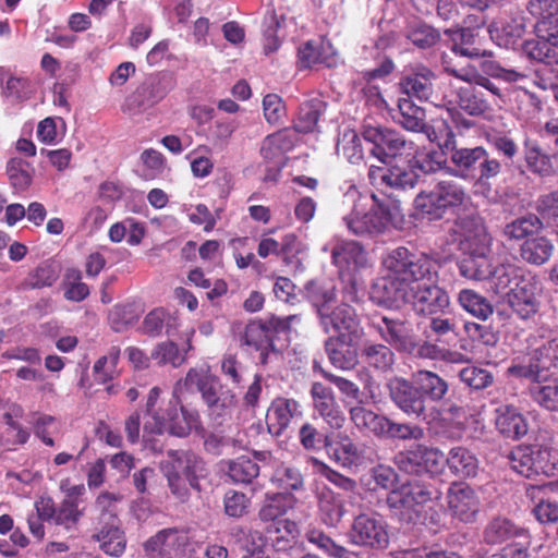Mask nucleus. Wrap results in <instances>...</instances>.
I'll return each mask as SVG.
<instances>
[{
  "label": "nucleus",
  "instance_id": "16",
  "mask_svg": "<svg viewBox=\"0 0 558 558\" xmlns=\"http://www.w3.org/2000/svg\"><path fill=\"white\" fill-rule=\"evenodd\" d=\"M446 460L447 456L439 449L418 447L415 451L401 453L397 458V463L407 473H420L421 469H424L427 473L436 475L442 471Z\"/></svg>",
  "mask_w": 558,
  "mask_h": 558
},
{
  "label": "nucleus",
  "instance_id": "27",
  "mask_svg": "<svg viewBox=\"0 0 558 558\" xmlns=\"http://www.w3.org/2000/svg\"><path fill=\"white\" fill-rule=\"evenodd\" d=\"M488 247H475L470 251H462L464 256L459 260L458 268L460 275L471 280L489 279L494 266L492 259L487 255Z\"/></svg>",
  "mask_w": 558,
  "mask_h": 558
},
{
  "label": "nucleus",
  "instance_id": "56",
  "mask_svg": "<svg viewBox=\"0 0 558 558\" xmlns=\"http://www.w3.org/2000/svg\"><path fill=\"white\" fill-rule=\"evenodd\" d=\"M259 474V466L248 457H239L229 462L228 475L233 483L248 484Z\"/></svg>",
  "mask_w": 558,
  "mask_h": 558
},
{
  "label": "nucleus",
  "instance_id": "60",
  "mask_svg": "<svg viewBox=\"0 0 558 558\" xmlns=\"http://www.w3.org/2000/svg\"><path fill=\"white\" fill-rule=\"evenodd\" d=\"M525 272V269L512 264L498 265L489 278L492 288L496 293H501L509 288L510 280H519Z\"/></svg>",
  "mask_w": 558,
  "mask_h": 558
},
{
  "label": "nucleus",
  "instance_id": "41",
  "mask_svg": "<svg viewBox=\"0 0 558 558\" xmlns=\"http://www.w3.org/2000/svg\"><path fill=\"white\" fill-rule=\"evenodd\" d=\"M546 486H534L529 489V496L534 500L533 514L543 524L558 522V502L546 498Z\"/></svg>",
  "mask_w": 558,
  "mask_h": 558
},
{
  "label": "nucleus",
  "instance_id": "64",
  "mask_svg": "<svg viewBox=\"0 0 558 558\" xmlns=\"http://www.w3.org/2000/svg\"><path fill=\"white\" fill-rule=\"evenodd\" d=\"M337 153L349 162L357 163L363 158V151L357 134L353 130H345L337 143Z\"/></svg>",
  "mask_w": 558,
  "mask_h": 558
},
{
  "label": "nucleus",
  "instance_id": "7",
  "mask_svg": "<svg viewBox=\"0 0 558 558\" xmlns=\"http://www.w3.org/2000/svg\"><path fill=\"white\" fill-rule=\"evenodd\" d=\"M180 403V398L173 397L170 401V407L162 413H155L151 415V421H146L144 430L153 434H169L178 437L187 436L193 429L201 427L199 414L196 410L186 409L184 407L177 408Z\"/></svg>",
  "mask_w": 558,
  "mask_h": 558
},
{
  "label": "nucleus",
  "instance_id": "34",
  "mask_svg": "<svg viewBox=\"0 0 558 558\" xmlns=\"http://www.w3.org/2000/svg\"><path fill=\"white\" fill-rule=\"evenodd\" d=\"M446 464L450 472L460 478L475 477L477 475L478 460L465 447H452L447 454Z\"/></svg>",
  "mask_w": 558,
  "mask_h": 558
},
{
  "label": "nucleus",
  "instance_id": "5",
  "mask_svg": "<svg viewBox=\"0 0 558 558\" xmlns=\"http://www.w3.org/2000/svg\"><path fill=\"white\" fill-rule=\"evenodd\" d=\"M434 490L420 480H407L392 488L386 497L390 517L401 524H415L422 517L423 507L432 500Z\"/></svg>",
  "mask_w": 558,
  "mask_h": 558
},
{
  "label": "nucleus",
  "instance_id": "9",
  "mask_svg": "<svg viewBox=\"0 0 558 558\" xmlns=\"http://www.w3.org/2000/svg\"><path fill=\"white\" fill-rule=\"evenodd\" d=\"M481 148L459 146L452 131H447L445 142L440 143V149L450 165V173L463 180H470Z\"/></svg>",
  "mask_w": 558,
  "mask_h": 558
},
{
  "label": "nucleus",
  "instance_id": "22",
  "mask_svg": "<svg viewBox=\"0 0 558 558\" xmlns=\"http://www.w3.org/2000/svg\"><path fill=\"white\" fill-rule=\"evenodd\" d=\"M359 338L343 333L326 341V352L335 367L347 371L357 364Z\"/></svg>",
  "mask_w": 558,
  "mask_h": 558
},
{
  "label": "nucleus",
  "instance_id": "55",
  "mask_svg": "<svg viewBox=\"0 0 558 558\" xmlns=\"http://www.w3.org/2000/svg\"><path fill=\"white\" fill-rule=\"evenodd\" d=\"M351 420L360 429H365L376 436L384 430V417L365 407H354L350 411Z\"/></svg>",
  "mask_w": 558,
  "mask_h": 558
},
{
  "label": "nucleus",
  "instance_id": "4",
  "mask_svg": "<svg viewBox=\"0 0 558 558\" xmlns=\"http://www.w3.org/2000/svg\"><path fill=\"white\" fill-rule=\"evenodd\" d=\"M160 470L168 481L171 493L185 499L189 486L199 490L198 478L205 475V463L194 452L169 450L160 461Z\"/></svg>",
  "mask_w": 558,
  "mask_h": 558
},
{
  "label": "nucleus",
  "instance_id": "51",
  "mask_svg": "<svg viewBox=\"0 0 558 558\" xmlns=\"http://www.w3.org/2000/svg\"><path fill=\"white\" fill-rule=\"evenodd\" d=\"M445 71L456 78H459L466 83H475L477 86L483 87L492 94L493 97L501 98V89L488 77L477 73L472 66H464L461 69L452 68L449 65L445 66Z\"/></svg>",
  "mask_w": 558,
  "mask_h": 558
},
{
  "label": "nucleus",
  "instance_id": "11",
  "mask_svg": "<svg viewBox=\"0 0 558 558\" xmlns=\"http://www.w3.org/2000/svg\"><path fill=\"white\" fill-rule=\"evenodd\" d=\"M187 536L178 529H163L144 543L147 558H185Z\"/></svg>",
  "mask_w": 558,
  "mask_h": 558
},
{
  "label": "nucleus",
  "instance_id": "54",
  "mask_svg": "<svg viewBox=\"0 0 558 558\" xmlns=\"http://www.w3.org/2000/svg\"><path fill=\"white\" fill-rule=\"evenodd\" d=\"M0 84L2 96L12 102L26 98L29 93L26 78L9 74L3 68H0Z\"/></svg>",
  "mask_w": 558,
  "mask_h": 558
},
{
  "label": "nucleus",
  "instance_id": "13",
  "mask_svg": "<svg viewBox=\"0 0 558 558\" xmlns=\"http://www.w3.org/2000/svg\"><path fill=\"white\" fill-rule=\"evenodd\" d=\"M324 252H331V260L341 272L352 271L366 266V253L361 244L353 240H347L335 235L323 247Z\"/></svg>",
  "mask_w": 558,
  "mask_h": 558
},
{
  "label": "nucleus",
  "instance_id": "33",
  "mask_svg": "<svg viewBox=\"0 0 558 558\" xmlns=\"http://www.w3.org/2000/svg\"><path fill=\"white\" fill-rule=\"evenodd\" d=\"M100 549L109 556L120 557L126 547L124 532L119 527V522H105L93 536Z\"/></svg>",
  "mask_w": 558,
  "mask_h": 558
},
{
  "label": "nucleus",
  "instance_id": "57",
  "mask_svg": "<svg viewBox=\"0 0 558 558\" xmlns=\"http://www.w3.org/2000/svg\"><path fill=\"white\" fill-rule=\"evenodd\" d=\"M405 37L417 48L428 49L440 40V33L435 27L418 22L409 28Z\"/></svg>",
  "mask_w": 558,
  "mask_h": 558
},
{
  "label": "nucleus",
  "instance_id": "48",
  "mask_svg": "<svg viewBox=\"0 0 558 558\" xmlns=\"http://www.w3.org/2000/svg\"><path fill=\"white\" fill-rule=\"evenodd\" d=\"M459 107L470 116L478 117L490 109V102L484 93L475 87L460 88L458 93Z\"/></svg>",
  "mask_w": 558,
  "mask_h": 558
},
{
  "label": "nucleus",
  "instance_id": "25",
  "mask_svg": "<svg viewBox=\"0 0 558 558\" xmlns=\"http://www.w3.org/2000/svg\"><path fill=\"white\" fill-rule=\"evenodd\" d=\"M414 383L417 385L425 412L429 403H440L447 400L449 384L438 374L420 369L414 373Z\"/></svg>",
  "mask_w": 558,
  "mask_h": 558
},
{
  "label": "nucleus",
  "instance_id": "19",
  "mask_svg": "<svg viewBox=\"0 0 558 558\" xmlns=\"http://www.w3.org/2000/svg\"><path fill=\"white\" fill-rule=\"evenodd\" d=\"M218 381L210 373L208 366L191 368L185 378L179 380L173 388V397L178 400L185 391L196 390L201 392L205 403L213 401L218 395Z\"/></svg>",
  "mask_w": 558,
  "mask_h": 558
},
{
  "label": "nucleus",
  "instance_id": "47",
  "mask_svg": "<svg viewBox=\"0 0 558 558\" xmlns=\"http://www.w3.org/2000/svg\"><path fill=\"white\" fill-rule=\"evenodd\" d=\"M524 160L527 168L542 177L551 174L550 157L542 149L536 141L526 138L524 142Z\"/></svg>",
  "mask_w": 558,
  "mask_h": 558
},
{
  "label": "nucleus",
  "instance_id": "23",
  "mask_svg": "<svg viewBox=\"0 0 558 558\" xmlns=\"http://www.w3.org/2000/svg\"><path fill=\"white\" fill-rule=\"evenodd\" d=\"M495 427L505 438L520 440L529 432V423L518 408L501 404L495 410Z\"/></svg>",
  "mask_w": 558,
  "mask_h": 558
},
{
  "label": "nucleus",
  "instance_id": "49",
  "mask_svg": "<svg viewBox=\"0 0 558 558\" xmlns=\"http://www.w3.org/2000/svg\"><path fill=\"white\" fill-rule=\"evenodd\" d=\"M325 102L319 98H313L301 105L295 121V131L307 133L314 131L320 114L325 111Z\"/></svg>",
  "mask_w": 558,
  "mask_h": 558
},
{
  "label": "nucleus",
  "instance_id": "29",
  "mask_svg": "<svg viewBox=\"0 0 558 558\" xmlns=\"http://www.w3.org/2000/svg\"><path fill=\"white\" fill-rule=\"evenodd\" d=\"M320 324L326 332L331 330L350 336H360L361 328L355 311L348 304L337 306L330 314H322Z\"/></svg>",
  "mask_w": 558,
  "mask_h": 558
},
{
  "label": "nucleus",
  "instance_id": "26",
  "mask_svg": "<svg viewBox=\"0 0 558 558\" xmlns=\"http://www.w3.org/2000/svg\"><path fill=\"white\" fill-rule=\"evenodd\" d=\"M314 409L320 417L335 429L343 426L345 417L337 405L330 388L320 383H314L311 389Z\"/></svg>",
  "mask_w": 558,
  "mask_h": 558
},
{
  "label": "nucleus",
  "instance_id": "17",
  "mask_svg": "<svg viewBox=\"0 0 558 558\" xmlns=\"http://www.w3.org/2000/svg\"><path fill=\"white\" fill-rule=\"evenodd\" d=\"M389 395L393 403L409 415L416 417L424 416V404L414 383V374L411 380L404 378H392L388 383Z\"/></svg>",
  "mask_w": 558,
  "mask_h": 558
},
{
  "label": "nucleus",
  "instance_id": "53",
  "mask_svg": "<svg viewBox=\"0 0 558 558\" xmlns=\"http://www.w3.org/2000/svg\"><path fill=\"white\" fill-rule=\"evenodd\" d=\"M458 301L466 312L483 320H486L493 314V307L486 298L473 290H461Z\"/></svg>",
  "mask_w": 558,
  "mask_h": 558
},
{
  "label": "nucleus",
  "instance_id": "46",
  "mask_svg": "<svg viewBox=\"0 0 558 558\" xmlns=\"http://www.w3.org/2000/svg\"><path fill=\"white\" fill-rule=\"evenodd\" d=\"M532 452V463L530 464L533 469V477L539 474L550 476L556 471V464L558 459L556 452L548 444H532L529 445Z\"/></svg>",
  "mask_w": 558,
  "mask_h": 558
},
{
  "label": "nucleus",
  "instance_id": "58",
  "mask_svg": "<svg viewBox=\"0 0 558 558\" xmlns=\"http://www.w3.org/2000/svg\"><path fill=\"white\" fill-rule=\"evenodd\" d=\"M120 359V349L118 347H111L108 353L99 357L93 367L95 379L98 383L105 384L117 376L118 362Z\"/></svg>",
  "mask_w": 558,
  "mask_h": 558
},
{
  "label": "nucleus",
  "instance_id": "12",
  "mask_svg": "<svg viewBox=\"0 0 558 558\" xmlns=\"http://www.w3.org/2000/svg\"><path fill=\"white\" fill-rule=\"evenodd\" d=\"M437 77L435 73L425 66H417L412 73L400 81L401 89L421 101H427L436 107L442 105L441 95L435 89Z\"/></svg>",
  "mask_w": 558,
  "mask_h": 558
},
{
  "label": "nucleus",
  "instance_id": "10",
  "mask_svg": "<svg viewBox=\"0 0 558 558\" xmlns=\"http://www.w3.org/2000/svg\"><path fill=\"white\" fill-rule=\"evenodd\" d=\"M541 291L539 282L531 271L521 277V282L512 293H509L507 304L521 319L532 318L539 308L537 293Z\"/></svg>",
  "mask_w": 558,
  "mask_h": 558
},
{
  "label": "nucleus",
  "instance_id": "40",
  "mask_svg": "<svg viewBox=\"0 0 558 558\" xmlns=\"http://www.w3.org/2000/svg\"><path fill=\"white\" fill-rule=\"evenodd\" d=\"M544 228L543 218L534 214L518 217L505 225L502 233L509 240L530 239Z\"/></svg>",
  "mask_w": 558,
  "mask_h": 558
},
{
  "label": "nucleus",
  "instance_id": "44",
  "mask_svg": "<svg viewBox=\"0 0 558 558\" xmlns=\"http://www.w3.org/2000/svg\"><path fill=\"white\" fill-rule=\"evenodd\" d=\"M267 539L278 551L287 550L299 535V527L294 521H277L266 526Z\"/></svg>",
  "mask_w": 558,
  "mask_h": 558
},
{
  "label": "nucleus",
  "instance_id": "31",
  "mask_svg": "<svg viewBox=\"0 0 558 558\" xmlns=\"http://www.w3.org/2000/svg\"><path fill=\"white\" fill-rule=\"evenodd\" d=\"M296 142L294 131L284 129L268 135L262 144L260 154L265 160L281 166L284 155L290 151Z\"/></svg>",
  "mask_w": 558,
  "mask_h": 558
},
{
  "label": "nucleus",
  "instance_id": "30",
  "mask_svg": "<svg viewBox=\"0 0 558 558\" xmlns=\"http://www.w3.org/2000/svg\"><path fill=\"white\" fill-rule=\"evenodd\" d=\"M195 329L191 328L184 332L185 343L182 349L170 340H166L156 344L153 349L150 357L157 362L158 365H171L172 367H180L185 363L187 353L194 349L192 338Z\"/></svg>",
  "mask_w": 558,
  "mask_h": 558
},
{
  "label": "nucleus",
  "instance_id": "32",
  "mask_svg": "<svg viewBox=\"0 0 558 558\" xmlns=\"http://www.w3.org/2000/svg\"><path fill=\"white\" fill-rule=\"evenodd\" d=\"M531 39H526L521 44L522 54L532 63H542L546 68L537 71V76L541 74L547 76L546 70L555 68L558 64V52L550 46L545 38H541V34Z\"/></svg>",
  "mask_w": 558,
  "mask_h": 558
},
{
  "label": "nucleus",
  "instance_id": "52",
  "mask_svg": "<svg viewBox=\"0 0 558 558\" xmlns=\"http://www.w3.org/2000/svg\"><path fill=\"white\" fill-rule=\"evenodd\" d=\"M78 506V504L61 501L56 510L53 519L54 525L60 530H64L70 535H73L76 532L77 524L84 513Z\"/></svg>",
  "mask_w": 558,
  "mask_h": 558
},
{
  "label": "nucleus",
  "instance_id": "42",
  "mask_svg": "<svg viewBox=\"0 0 558 558\" xmlns=\"http://www.w3.org/2000/svg\"><path fill=\"white\" fill-rule=\"evenodd\" d=\"M405 191L386 186V229L402 230L407 223L403 204Z\"/></svg>",
  "mask_w": 558,
  "mask_h": 558
},
{
  "label": "nucleus",
  "instance_id": "63",
  "mask_svg": "<svg viewBox=\"0 0 558 558\" xmlns=\"http://www.w3.org/2000/svg\"><path fill=\"white\" fill-rule=\"evenodd\" d=\"M306 299L316 308V312L322 318V314H326L325 307L335 299L333 287L323 286L319 282L311 281L305 287Z\"/></svg>",
  "mask_w": 558,
  "mask_h": 558
},
{
  "label": "nucleus",
  "instance_id": "45",
  "mask_svg": "<svg viewBox=\"0 0 558 558\" xmlns=\"http://www.w3.org/2000/svg\"><path fill=\"white\" fill-rule=\"evenodd\" d=\"M292 505L293 499L284 494L267 496L259 509L258 517L260 521L269 524H275L277 521H289L282 517L292 508Z\"/></svg>",
  "mask_w": 558,
  "mask_h": 558
},
{
  "label": "nucleus",
  "instance_id": "18",
  "mask_svg": "<svg viewBox=\"0 0 558 558\" xmlns=\"http://www.w3.org/2000/svg\"><path fill=\"white\" fill-rule=\"evenodd\" d=\"M174 87L171 75L159 73L148 77L130 99V105L146 110L161 101Z\"/></svg>",
  "mask_w": 558,
  "mask_h": 558
},
{
  "label": "nucleus",
  "instance_id": "20",
  "mask_svg": "<svg viewBox=\"0 0 558 558\" xmlns=\"http://www.w3.org/2000/svg\"><path fill=\"white\" fill-rule=\"evenodd\" d=\"M449 509L453 518L463 523H472L480 511V499L468 485L454 484L448 492Z\"/></svg>",
  "mask_w": 558,
  "mask_h": 558
},
{
  "label": "nucleus",
  "instance_id": "14",
  "mask_svg": "<svg viewBox=\"0 0 558 558\" xmlns=\"http://www.w3.org/2000/svg\"><path fill=\"white\" fill-rule=\"evenodd\" d=\"M526 31V22L523 12L515 7L504 9L500 16L494 21L488 32L500 40L499 45L506 48L513 47L523 37Z\"/></svg>",
  "mask_w": 558,
  "mask_h": 558
},
{
  "label": "nucleus",
  "instance_id": "38",
  "mask_svg": "<svg viewBox=\"0 0 558 558\" xmlns=\"http://www.w3.org/2000/svg\"><path fill=\"white\" fill-rule=\"evenodd\" d=\"M445 34L449 36L450 50L461 57L478 59L485 56L480 48L474 46V34L470 28H447Z\"/></svg>",
  "mask_w": 558,
  "mask_h": 558
},
{
  "label": "nucleus",
  "instance_id": "1",
  "mask_svg": "<svg viewBox=\"0 0 558 558\" xmlns=\"http://www.w3.org/2000/svg\"><path fill=\"white\" fill-rule=\"evenodd\" d=\"M435 272V262L426 254L405 247L393 250L386 257V307L411 304L418 315H438L449 306L448 293L435 283H420Z\"/></svg>",
  "mask_w": 558,
  "mask_h": 558
},
{
  "label": "nucleus",
  "instance_id": "59",
  "mask_svg": "<svg viewBox=\"0 0 558 558\" xmlns=\"http://www.w3.org/2000/svg\"><path fill=\"white\" fill-rule=\"evenodd\" d=\"M244 341L247 345L255 347L260 351V361L266 363L269 355L268 349L272 347L268 331L259 323H251L246 326Z\"/></svg>",
  "mask_w": 558,
  "mask_h": 558
},
{
  "label": "nucleus",
  "instance_id": "6",
  "mask_svg": "<svg viewBox=\"0 0 558 558\" xmlns=\"http://www.w3.org/2000/svg\"><path fill=\"white\" fill-rule=\"evenodd\" d=\"M464 189L452 181H440L432 190L422 191L414 199L415 208L429 220H438L464 204Z\"/></svg>",
  "mask_w": 558,
  "mask_h": 558
},
{
  "label": "nucleus",
  "instance_id": "50",
  "mask_svg": "<svg viewBox=\"0 0 558 558\" xmlns=\"http://www.w3.org/2000/svg\"><path fill=\"white\" fill-rule=\"evenodd\" d=\"M163 327H166L167 335H172L177 329V322L174 317L161 307L150 311L142 324L143 332L149 336H158Z\"/></svg>",
  "mask_w": 558,
  "mask_h": 558
},
{
  "label": "nucleus",
  "instance_id": "62",
  "mask_svg": "<svg viewBox=\"0 0 558 558\" xmlns=\"http://www.w3.org/2000/svg\"><path fill=\"white\" fill-rule=\"evenodd\" d=\"M282 20V16H278L274 9L267 10L262 25L266 53L277 50L280 45L277 32L281 27Z\"/></svg>",
  "mask_w": 558,
  "mask_h": 558
},
{
  "label": "nucleus",
  "instance_id": "8",
  "mask_svg": "<svg viewBox=\"0 0 558 558\" xmlns=\"http://www.w3.org/2000/svg\"><path fill=\"white\" fill-rule=\"evenodd\" d=\"M449 236L460 251L488 246L489 241L483 219L474 213L459 216L449 229Z\"/></svg>",
  "mask_w": 558,
  "mask_h": 558
},
{
  "label": "nucleus",
  "instance_id": "61",
  "mask_svg": "<svg viewBox=\"0 0 558 558\" xmlns=\"http://www.w3.org/2000/svg\"><path fill=\"white\" fill-rule=\"evenodd\" d=\"M547 385L531 387L530 392L532 399L542 408L548 411H558V380L550 379Z\"/></svg>",
  "mask_w": 558,
  "mask_h": 558
},
{
  "label": "nucleus",
  "instance_id": "39",
  "mask_svg": "<svg viewBox=\"0 0 558 558\" xmlns=\"http://www.w3.org/2000/svg\"><path fill=\"white\" fill-rule=\"evenodd\" d=\"M554 252V244L546 236H532L526 239L520 247V256L531 265L541 266L549 260Z\"/></svg>",
  "mask_w": 558,
  "mask_h": 558
},
{
  "label": "nucleus",
  "instance_id": "21",
  "mask_svg": "<svg viewBox=\"0 0 558 558\" xmlns=\"http://www.w3.org/2000/svg\"><path fill=\"white\" fill-rule=\"evenodd\" d=\"M332 459L343 468L359 466L367 461L376 462L378 454L374 453L371 448L360 449L347 435L339 434L332 446L328 447Z\"/></svg>",
  "mask_w": 558,
  "mask_h": 558
},
{
  "label": "nucleus",
  "instance_id": "37",
  "mask_svg": "<svg viewBox=\"0 0 558 558\" xmlns=\"http://www.w3.org/2000/svg\"><path fill=\"white\" fill-rule=\"evenodd\" d=\"M392 119L404 129L416 132L424 128L425 110L408 98L398 100L397 109L390 110Z\"/></svg>",
  "mask_w": 558,
  "mask_h": 558
},
{
  "label": "nucleus",
  "instance_id": "43",
  "mask_svg": "<svg viewBox=\"0 0 558 558\" xmlns=\"http://www.w3.org/2000/svg\"><path fill=\"white\" fill-rule=\"evenodd\" d=\"M381 526L367 514L359 515L352 525L350 537L354 544L374 546L379 544Z\"/></svg>",
  "mask_w": 558,
  "mask_h": 558
},
{
  "label": "nucleus",
  "instance_id": "36",
  "mask_svg": "<svg viewBox=\"0 0 558 558\" xmlns=\"http://www.w3.org/2000/svg\"><path fill=\"white\" fill-rule=\"evenodd\" d=\"M524 529L517 526L507 518L492 519L484 529L483 538L488 545H499L517 536H522Z\"/></svg>",
  "mask_w": 558,
  "mask_h": 558
},
{
  "label": "nucleus",
  "instance_id": "28",
  "mask_svg": "<svg viewBox=\"0 0 558 558\" xmlns=\"http://www.w3.org/2000/svg\"><path fill=\"white\" fill-rule=\"evenodd\" d=\"M302 415L301 407L294 399L277 398L271 402L266 414L268 430L279 436L290 422Z\"/></svg>",
  "mask_w": 558,
  "mask_h": 558
},
{
  "label": "nucleus",
  "instance_id": "2",
  "mask_svg": "<svg viewBox=\"0 0 558 558\" xmlns=\"http://www.w3.org/2000/svg\"><path fill=\"white\" fill-rule=\"evenodd\" d=\"M347 202L353 203L352 210L342 218L348 231L356 236L375 235L384 229V191H372L361 195L355 186L344 194Z\"/></svg>",
  "mask_w": 558,
  "mask_h": 558
},
{
  "label": "nucleus",
  "instance_id": "24",
  "mask_svg": "<svg viewBox=\"0 0 558 558\" xmlns=\"http://www.w3.org/2000/svg\"><path fill=\"white\" fill-rule=\"evenodd\" d=\"M386 341L398 351L412 353L416 347L413 325L405 315L386 316Z\"/></svg>",
  "mask_w": 558,
  "mask_h": 558
},
{
  "label": "nucleus",
  "instance_id": "35",
  "mask_svg": "<svg viewBox=\"0 0 558 558\" xmlns=\"http://www.w3.org/2000/svg\"><path fill=\"white\" fill-rule=\"evenodd\" d=\"M473 166L474 170L470 180L481 185H489L492 181L504 172V165L500 159L495 157L483 146Z\"/></svg>",
  "mask_w": 558,
  "mask_h": 558
},
{
  "label": "nucleus",
  "instance_id": "15",
  "mask_svg": "<svg viewBox=\"0 0 558 558\" xmlns=\"http://www.w3.org/2000/svg\"><path fill=\"white\" fill-rule=\"evenodd\" d=\"M557 368L558 363L542 345L532 352L527 364L512 365L509 373L514 377L542 384L549 381L555 376Z\"/></svg>",
  "mask_w": 558,
  "mask_h": 558
},
{
  "label": "nucleus",
  "instance_id": "3",
  "mask_svg": "<svg viewBox=\"0 0 558 558\" xmlns=\"http://www.w3.org/2000/svg\"><path fill=\"white\" fill-rule=\"evenodd\" d=\"M414 145L404 135L386 129V186L411 190L417 182L414 171Z\"/></svg>",
  "mask_w": 558,
  "mask_h": 558
}]
</instances>
